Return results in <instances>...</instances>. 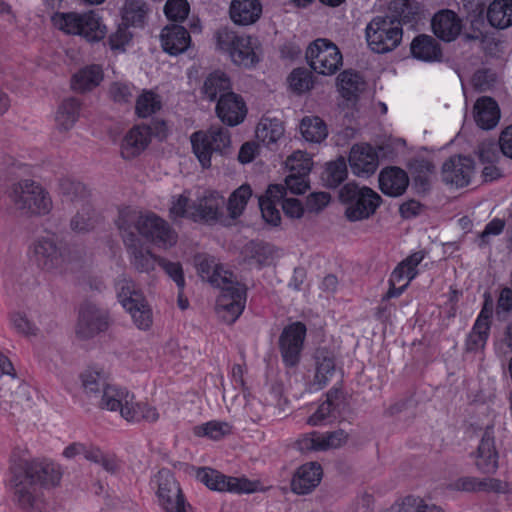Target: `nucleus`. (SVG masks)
Returning <instances> with one entry per match:
<instances>
[{"label": "nucleus", "instance_id": "obj_1", "mask_svg": "<svg viewBox=\"0 0 512 512\" xmlns=\"http://www.w3.org/2000/svg\"><path fill=\"white\" fill-rule=\"evenodd\" d=\"M13 499L24 512H47L42 488L55 486L60 472L53 463L13 456L10 465Z\"/></svg>", "mask_w": 512, "mask_h": 512}, {"label": "nucleus", "instance_id": "obj_2", "mask_svg": "<svg viewBox=\"0 0 512 512\" xmlns=\"http://www.w3.org/2000/svg\"><path fill=\"white\" fill-rule=\"evenodd\" d=\"M194 262L200 277L221 289L216 302L219 317L226 323H234L245 308L246 287L237 281L231 271L216 263L212 256L197 255Z\"/></svg>", "mask_w": 512, "mask_h": 512}, {"label": "nucleus", "instance_id": "obj_3", "mask_svg": "<svg viewBox=\"0 0 512 512\" xmlns=\"http://www.w3.org/2000/svg\"><path fill=\"white\" fill-rule=\"evenodd\" d=\"M9 198L22 215H46L52 209L49 193L39 183L31 179L13 183Z\"/></svg>", "mask_w": 512, "mask_h": 512}, {"label": "nucleus", "instance_id": "obj_4", "mask_svg": "<svg viewBox=\"0 0 512 512\" xmlns=\"http://www.w3.org/2000/svg\"><path fill=\"white\" fill-rule=\"evenodd\" d=\"M339 199L346 206L345 216L351 222L370 218L382 203L377 192L355 182H348L340 189Z\"/></svg>", "mask_w": 512, "mask_h": 512}, {"label": "nucleus", "instance_id": "obj_5", "mask_svg": "<svg viewBox=\"0 0 512 512\" xmlns=\"http://www.w3.org/2000/svg\"><path fill=\"white\" fill-rule=\"evenodd\" d=\"M192 149L202 167L211 166L213 154L227 155L231 150V136L227 128L211 125L206 131L194 132L191 137Z\"/></svg>", "mask_w": 512, "mask_h": 512}, {"label": "nucleus", "instance_id": "obj_6", "mask_svg": "<svg viewBox=\"0 0 512 512\" xmlns=\"http://www.w3.org/2000/svg\"><path fill=\"white\" fill-rule=\"evenodd\" d=\"M369 48L378 54L396 49L402 40L403 30L400 21L390 16H376L365 29Z\"/></svg>", "mask_w": 512, "mask_h": 512}, {"label": "nucleus", "instance_id": "obj_7", "mask_svg": "<svg viewBox=\"0 0 512 512\" xmlns=\"http://www.w3.org/2000/svg\"><path fill=\"white\" fill-rule=\"evenodd\" d=\"M53 25L66 34L80 35L88 41L105 37L106 27L93 13L57 12L52 16Z\"/></svg>", "mask_w": 512, "mask_h": 512}, {"label": "nucleus", "instance_id": "obj_8", "mask_svg": "<svg viewBox=\"0 0 512 512\" xmlns=\"http://www.w3.org/2000/svg\"><path fill=\"white\" fill-rule=\"evenodd\" d=\"M36 265L47 272L59 271L69 258V248L55 235L38 237L31 245Z\"/></svg>", "mask_w": 512, "mask_h": 512}, {"label": "nucleus", "instance_id": "obj_9", "mask_svg": "<svg viewBox=\"0 0 512 512\" xmlns=\"http://www.w3.org/2000/svg\"><path fill=\"white\" fill-rule=\"evenodd\" d=\"M306 59L310 67L322 75H332L342 66L340 50L333 42L324 38L316 39L308 46Z\"/></svg>", "mask_w": 512, "mask_h": 512}, {"label": "nucleus", "instance_id": "obj_10", "mask_svg": "<svg viewBox=\"0 0 512 512\" xmlns=\"http://www.w3.org/2000/svg\"><path fill=\"white\" fill-rule=\"evenodd\" d=\"M197 479L211 490L239 494L253 493L257 490L258 485V482L250 481L247 478L226 476L208 467H203L198 470Z\"/></svg>", "mask_w": 512, "mask_h": 512}, {"label": "nucleus", "instance_id": "obj_11", "mask_svg": "<svg viewBox=\"0 0 512 512\" xmlns=\"http://www.w3.org/2000/svg\"><path fill=\"white\" fill-rule=\"evenodd\" d=\"M158 485L157 495L166 512H189L190 504L186 503L181 488L169 469H161L155 476Z\"/></svg>", "mask_w": 512, "mask_h": 512}, {"label": "nucleus", "instance_id": "obj_12", "mask_svg": "<svg viewBox=\"0 0 512 512\" xmlns=\"http://www.w3.org/2000/svg\"><path fill=\"white\" fill-rule=\"evenodd\" d=\"M138 233L158 247L169 248L176 244L177 233L155 213L144 214L138 222Z\"/></svg>", "mask_w": 512, "mask_h": 512}, {"label": "nucleus", "instance_id": "obj_13", "mask_svg": "<svg viewBox=\"0 0 512 512\" xmlns=\"http://www.w3.org/2000/svg\"><path fill=\"white\" fill-rule=\"evenodd\" d=\"M306 331L302 322H294L283 329L279 337V348L286 366L294 367L299 363Z\"/></svg>", "mask_w": 512, "mask_h": 512}, {"label": "nucleus", "instance_id": "obj_14", "mask_svg": "<svg viewBox=\"0 0 512 512\" xmlns=\"http://www.w3.org/2000/svg\"><path fill=\"white\" fill-rule=\"evenodd\" d=\"M475 173V163L470 156L453 155L441 169L442 181L450 186L462 188L470 184Z\"/></svg>", "mask_w": 512, "mask_h": 512}, {"label": "nucleus", "instance_id": "obj_15", "mask_svg": "<svg viewBox=\"0 0 512 512\" xmlns=\"http://www.w3.org/2000/svg\"><path fill=\"white\" fill-rule=\"evenodd\" d=\"M109 327L108 313L95 304L84 303L79 312L77 335L82 339H90L104 332Z\"/></svg>", "mask_w": 512, "mask_h": 512}, {"label": "nucleus", "instance_id": "obj_16", "mask_svg": "<svg viewBox=\"0 0 512 512\" xmlns=\"http://www.w3.org/2000/svg\"><path fill=\"white\" fill-rule=\"evenodd\" d=\"M473 455L475 466L481 473L494 474L497 471L499 455L492 427H487L483 431L477 450Z\"/></svg>", "mask_w": 512, "mask_h": 512}, {"label": "nucleus", "instance_id": "obj_17", "mask_svg": "<svg viewBox=\"0 0 512 512\" xmlns=\"http://www.w3.org/2000/svg\"><path fill=\"white\" fill-rule=\"evenodd\" d=\"M348 440V434L342 430L327 433L311 432L298 441L301 451H326L336 449L344 445Z\"/></svg>", "mask_w": 512, "mask_h": 512}, {"label": "nucleus", "instance_id": "obj_18", "mask_svg": "<svg viewBox=\"0 0 512 512\" xmlns=\"http://www.w3.org/2000/svg\"><path fill=\"white\" fill-rule=\"evenodd\" d=\"M216 113L223 123L233 127L244 121L247 108L240 95L230 92L219 97Z\"/></svg>", "mask_w": 512, "mask_h": 512}, {"label": "nucleus", "instance_id": "obj_19", "mask_svg": "<svg viewBox=\"0 0 512 512\" xmlns=\"http://www.w3.org/2000/svg\"><path fill=\"white\" fill-rule=\"evenodd\" d=\"M0 390L4 392L3 397L9 398L0 402L3 410L13 408V404L19 406L31 399L32 388L16 376H7L0 379Z\"/></svg>", "mask_w": 512, "mask_h": 512}, {"label": "nucleus", "instance_id": "obj_20", "mask_svg": "<svg viewBox=\"0 0 512 512\" xmlns=\"http://www.w3.org/2000/svg\"><path fill=\"white\" fill-rule=\"evenodd\" d=\"M434 34L445 42L455 40L462 31V20L452 10L443 9L437 12L431 21Z\"/></svg>", "mask_w": 512, "mask_h": 512}, {"label": "nucleus", "instance_id": "obj_21", "mask_svg": "<svg viewBox=\"0 0 512 512\" xmlns=\"http://www.w3.org/2000/svg\"><path fill=\"white\" fill-rule=\"evenodd\" d=\"M224 198L216 191H208L192 205V220L206 223L216 222L223 214Z\"/></svg>", "mask_w": 512, "mask_h": 512}, {"label": "nucleus", "instance_id": "obj_22", "mask_svg": "<svg viewBox=\"0 0 512 512\" xmlns=\"http://www.w3.org/2000/svg\"><path fill=\"white\" fill-rule=\"evenodd\" d=\"M322 475L323 471L319 463H306L294 473L291 480V489L299 495L309 494L320 484Z\"/></svg>", "mask_w": 512, "mask_h": 512}, {"label": "nucleus", "instance_id": "obj_23", "mask_svg": "<svg viewBox=\"0 0 512 512\" xmlns=\"http://www.w3.org/2000/svg\"><path fill=\"white\" fill-rule=\"evenodd\" d=\"M349 163L354 174L368 176L378 167V155L371 145H354L349 154Z\"/></svg>", "mask_w": 512, "mask_h": 512}, {"label": "nucleus", "instance_id": "obj_24", "mask_svg": "<svg viewBox=\"0 0 512 512\" xmlns=\"http://www.w3.org/2000/svg\"><path fill=\"white\" fill-rule=\"evenodd\" d=\"M409 185L407 173L397 167L389 166L379 174V188L387 196L399 197L403 195Z\"/></svg>", "mask_w": 512, "mask_h": 512}, {"label": "nucleus", "instance_id": "obj_25", "mask_svg": "<svg viewBox=\"0 0 512 512\" xmlns=\"http://www.w3.org/2000/svg\"><path fill=\"white\" fill-rule=\"evenodd\" d=\"M261 47L257 38L241 35L235 44L231 60L246 68L255 66L260 61Z\"/></svg>", "mask_w": 512, "mask_h": 512}, {"label": "nucleus", "instance_id": "obj_26", "mask_svg": "<svg viewBox=\"0 0 512 512\" xmlns=\"http://www.w3.org/2000/svg\"><path fill=\"white\" fill-rule=\"evenodd\" d=\"M152 135L149 126H135L129 130L121 142V155L124 159H131L142 153L148 146Z\"/></svg>", "mask_w": 512, "mask_h": 512}, {"label": "nucleus", "instance_id": "obj_27", "mask_svg": "<svg viewBox=\"0 0 512 512\" xmlns=\"http://www.w3.org/2000/svg\"><path fill=\"white\" fill-rule=\"evenodd\" d=\"M285 196V187L283 184H270L266 190V194L258 198V204L263 219L274 226L278 225L281 220L280 212L277 204Z\"/></svg>", "mask_w": 512, "mask_h": 512}, {"label": "nucleus", "instance_id": "obj_28", "mask_svg": "<svg viewBox=\"0 0 512 512\" xmlns=\"http://www.w3.org/2000/svg\"><path fill=\"white\" fill-rule=\"evenodd\" d=\"M229 15L236 25H252L262 15V4L260 0H232L229 7Z\"/></svg>", "mask_w": 512, "mask_h": 512}, {"label": "nucleus", "instance_id": "obj_29", "mask_svg": "<svg viewBox=\"0 0 512 512\" xmlns=\"http://www.w3.org/2000/svg\"><path fill=\"white\" fill-rule=\"evenodd\" d=\"M413 58L427 63L442 61L443 53L440 43L432 36L420 34L410 44Z\"/></svg>", "mask_w": 512, "mask_h": 512}, {"label": "nucleus", "instance_id": "obj_30", "mask_svg": "<svg viewBox=\"0 0 512 512\" xmlns=\"http://www.w3.org/2000/svg\"><path fill=\"white\" fill-rule=\"evenodd\" d=\"M160 39L163 50L170 55H179L185 52L191 43L189 32L180 25L163 28Z\"/></svg>", "mask_w": 512, "mask_h": 512}, {"label": "nucleus", "instance_id": "obj_31", "mask_svg": "<svg viewBox=\"0 0 512 512\" xmlns=\"http://www.w3.org/2000/svg\"><path fill=\"white\" fill-rule=\"evenodd\" d=\"M474 119L477 125L484 129H493L499 122L500 109L491 97H481L474 105Z\"/></svg>", "mask_w": 512, "mask_h": 512}, {"label": "nucleus", "instance_id": "obj_32", "mask_svg": "<svg viewBox=\"0 0 512 512\" xmlns=\"http://www.w3.org/2000/svg\"><path fill=\"white\" fill-rule=\"evenodd\" d=\"M316 372L314 382L319 388L325 387L336 372L335 355L326 348H318L314 355Z\"/></svg>", "mask_w": 512, "mask_h": 512}, {"label": "nucleus", "instance_id": "obj_33", "mask_svg": "<svg viewBox=\"0 0 512 512\" xmlns=\"http://www.w3.org/2000/svg\"><path fill=\"white\" fill-rule=\"evenodd\" d=\"M130 263L140 273H150L155 269L160 257L144 249L139 240L126 245Z\"/></svg>", "mask_w": 512, "mask_h": 512}, {"label": "nucleus", "instance_id": "obj_34", "mask_svg": "<svg viewBox=\"0 0 512 512\" xmlns=\"http://www.w3.org/2000/svg\"><path fill=\"white\" fill-rule=\"evenodd\" d=\"M133 398L134 396L126 389L108 384L102 392L99 405L102 409L110 411L120 410L122 415V410L132 403Z\"/></svg>", "mask_w": 512, "mask_h": 512}, {"label": "nucleus", "instance_id": "obj_35", "mask_svg": "<svg viewBox=\"0 0 512 512\" xmlns=\"http://www.w3.org/2000/svg\"><path fill=\"white\" fill-rule=\"evenodd\" d=\"M103 80V71L99 65H89L79 70L72 78L71 86L75 91L86 92L97 87Z\"/></svg>", "mask_w": 512, "mask_h": 512}, {"label": "nucleus", "instance_id": "obj_36", "mask_svg": "<svg viewBox=\"0 0 512 512\" xmlns=\"http://www.w3.org/2000/svg\"><path fill=\"white\" fill-rule=\"evenodd\" d=\"M413 185L418 194H425L431 188V176L435 172L434 164L426 159L415 160L410 165Z\"/></svg>", "mask_w": 512, "mask_h": 512}, {"label": "nucleus", "instance_id": "obj_37", "mask_svg": "<svg viewBox=\"0 0 512 512\" xmlns=\"http://www.w3.org/2000/svg\"><path fill=\"white\" fill-rule=\"evenodd\" d=\"M230 92H232L230 78L221 70L211 72L202 87V93L211 101L216 100L218 95L221 97L222 94Z\"/></svg>", "mask_w": 512, "mask_h": 512}, {"label": "nucleus", "instance_id": "obj_38", "mask_svg": "<svg viewBox=\"0 0 512 512\" xmlns=\"http://www.w3.org/2000/svg\"><path fill=\"white\" fill-rule=\"evenodd\" d=\"M337 85L343 98L354 101L364 91L366 83L358 73L345 70L337 77Z\"/></svg>", "mask_w": 512, "mask_h": 512}, {"label": "nucleus", "instance_id": "obj_39", "mask_svg": "<svg viewBox=\"0 0 512 512\" xmlns=\"http://www.w3.org/2000/svg\"><path fill=\"white\" fill-rule=\"evenodd\" d=\"M143 215L130 208L119 211L116 225L122 233L125 245L138 241L135 232H138V222Z\"/></svg>", "mask_w": 512, "mask_h": 512}, {"label": "nucleus", "instance_id": "obj_40", "mask_svg": "<svg viewBox=\"0 0 512 512\" xmlns=\"http://www.w3.org/2000/svg\"><path fill=\"white\" fill-rule=\"evenodd\" d=\"M487 20L491 26L504 29L512 24V0H494L488 8Z\"/></svg>", "mask_w": 512, "mask_h": 512}, {"label": "nucleus", "instance_id": "obj_41", "mask_svg": "<svg viewBox=\"0 0 512 512\" xmlns=\"http://www.w3.org/2000/svg\"><path fill=\"white\" fill-rule=\"evenodd\" d=\"M283 135V123L277 118H263L256 128L257 139L267 147L275 144Z\"/></svg>", "mask_w": 512, "mask_h": 512}, {"label": "nucleus", "instance_id": "obj_42", "mask_svg": "<svg viewBox=\"0 0 512 512\" xmlns=\"http://www.w3.org/2000/svg\"><path fill=\"white\" fill-rule=\"evenodd\" d=\"M147 13L148 7L143 0H126L121 9L123 23L132 27H143Z\"/></svg>", "mask_w": 512, "mask_h": 512}, {"label": "nucleus", "instance_id": "obj_43", "mask_svg": "<svg viewBox=\"0 0 512 512\" xmlns=\"http://www.w3.org/2000/svg\"><path fill=\"white\" fill-rule=\"evenodd\" d=\"M117 297L125 309H131L135 305H141L144 298L141 291L137 289L133 280L120 278L116 282Z\"/></svg>", "mask_w": 512, "mask_h": 512}, {"label": "nucleus", "instance_id": "obj_44", "mask_svg": "<svg viewBox=\"0 0 512 512\" xmlns=\"http://www.w3.org/2000/svg\"><path fill=\"white\" fill-rule=\"evenodd\" d=\"M300 132L306 141L322 142L328 135L325 122L317 116H306L301 120Z\"/></svg>", "mask_w": 512, "mask_h": 512}, {"label": "nucleus", "instance_id": "obj_45", "mask_svg": "<svg viewBox=\"0 0 512 512\" xmlns=\"http://www.w3.org/2000/svg\"><path fill=\"white\" fill-rule=\"evenodd\" d=\"M80 102L76 98H67L59 106L56 114V122L59 129L67 131L71 129L79 117Z\"/></svg>", "mask_w": 512, "mask_h": 512}, {"label": "nucleus", "instance_id": "obj_46", "mask_svg": "<svg viewBox=\"0 0 512 512\" xmlns=\"http://www.w3.org/2000/svg\"><path fill=\"white\" fill-rule=\"evenodd\" d=\"M347 174L346 161L343 157H339L327 164L322 179L327 187L336 188L347 178Z\"/></svg>", "mask_w": 512, "mask_h": 512}, {"label": "nucleus", "instance_id": "obj_47", "mask_svg": "<svg viewBox=\"0 0 512 512\" xmlns=\"http://www.w3.org/2000/svg\"><path fill=\"white\" fill-rule=\"evenodd\" d=\"M389 9L396 14L392 17L401 24L416 21L420 13V7L414 0H392Z\"/></svg>", "mask_w": 512, "mask_h": 512}, {"label": "nucleus", "instance_id": "obj_48", "mask_svg": "<svg viewBox=\"0 0 512 512\" xmlns=\"http://www.w3.org/2000/svg\"><path fill=\"white\" fill-rule=\"evenodd\" d=\"M251 196L252 189L248 184L241 185L230 195L227 209L231 218L236 219L243 213Z\"/></svg>", "mask_w": 512, "mask_h": 512}, {"label": "nucleus", "instance_id": "obj_49", "mask_svg": "<svg viewBox=\"0 0 512 512\" xmlns=\"http://www.w3.org/2000/svg\"><path fill=\"white\" fill-rule=\"evenodd\" d=\"M122 417L127 421L138 422L140 420H146L149 422H155L158 420L159 414L154 407L145 403H137L134 405L132 402L122 410Z\"/></svg>", "mask_w": 512, "mask_h": 512}, {"label": "nucleus", "instance_id": "obj_50", "mask_svg": "<svg viewBox=\"0 0 512 512\" xmlns=\"http://www.w3.org/2000/svg\"><path fill=\"white\" fill-rule=\"evenodd\" d=\"M241 35H239L232 28L223 26L218 28L213 35L216 49L220 52L227 53L229 57H232V52L235 49V44Z\"/></svg>", "mask_w": 512, "mask_h": 512}, {"label": "nucleus", "instance_id": "obj_51", "mask_svg": "<svg viewBox=\"0 0 512 512\" xmlns=\"http://www.w3.org/2000/svg\"><path fill=\"white\" fill-rule=\"evenodd\" d=\"M161 109V100L159 96L152 91H143L137 97L135 112L141 118H146Z\"/></svg>", "mask_w": 512, "mask_h": 512}, {"label": "nucleus", "instance_id": "obj_52", "mask_svg": "<svg viewBox=\"0 0 512 512\" xmlns=\"http://www.w3.org/2000/svg\"><path fill=\"white\" fill-rule=\"evenodd\" d=\"M82 385L87 393L97 394L103 392L108 385L105 373L102 370L88 369L81 374Z\"/></svg>", "mask_w": 512, "mask_h": 512}, {"label": "nucleus", "instance_id": "obj_53", "mask_svg": "<svg viewBox=\"0 0 512 512\" xmlns=\"http://www.w3.org/2000/svg\"><path fill=\"white\" fill-rule=\"evenodd\" d=\"M59 192L67 200L74 202L86 196L85 186L72 178L63 177L59 180Z\"/></svg>", "mask_w": 512, "mask_h": 512}, {"label": "nucleus", "instance_id": "obj_54", "mask_svg": "<svg viewBox=\"0 0 512 512\" xmlns=\"http://www.w3.org/2000/svg\"><path fill=\"white\" fill-rule=\"evenodd\" d=\"M230 432L231 426L226 422L210 421L194 428L197 436H207L213 440H219Z\"/></svg>", "mask_w": 512, "mask_h": 512}, {"label": "nucleus", "instance_id": "obj_55", "mask_svg": "<svg viewBox=\"0 0 512 512\" xmlns=\"http://www.w3.org/2000/svg\"><path fill=\"white\" fill-rule=\"evenodd\" d=\"M489 336V330L483 327L481 322L474 323L472 331L466 339V352H477L484 348Z\"/></svg>", "mask_w": 512, "mask_h": 512}, {"label": "nucleus", "instance_id": "obj_56", "mask_svg": "<svg viewBox=\"0 0 512 512\" xmlns=\"http://www.w3.org/2000/svg\"><path fill=\"white\" fill-rule=\"evenodd\" d=\"M290 87L297 93H303L313 88L312 75L304 68L294 69L290 76Z\"/></svg>", "mask_w": 512, "mask_h": 512}, {"label": "nucleus", "instance_id": "obj_57", "mask_svg": "<svg viewBox=\"0 0 512 512\" xmlns=\"http://www.w3.org/2000/svg\"><path fill=\"white\" fill-rule=\"evenodd\" d=\"M287 164L290 167L291 174L296 173L306 177H308L313 165L311 158L302 151L293 153L288 158Z\"/></svg>", "mask_w": 512, "mask_h": 512}, {"label": "nucleus", "instance_id": "obj_58", "mask_svg": "<svg viewBox=\"0 0 512 512\" xmlns=\"http://www.w3.org/2000/svg\"><path fill=\"white\" fill-rule=\"evenodd\" d=\"M190 12L187 0H167L164 6V13L169 20L181 22L185 20Z\"/></svg>", "mask_w": 512, "mask_h": 512}, {"label": "nucleus", "instance_id": "obj_59", "mask_svg": "<svg viewBox=\"0 0 512 512\" xmlns=\"http://www.w3.org/2000/svg\"><path fill=\"white\" fill-rule=\"evenodd\" d=\"M126 310L131 314L134 323L139 329L147 330L150 328L152 324V312L144 298L141 301V305H135V307Z\"/></svg>", "mask_w": 512, "mask_h": 512}, {"label": "nucleus", "instance_id": "obj_60", "mask_svg": "<svg viewBox=\"0 0 512 512\" xmlns=\"http://www.w3.org/2000/svg\"><path fill=\"white\" fill-rule=\"evenodd\" d=\"M91 207L88 204L82 206L81 211L71 219V228L76 232H86L94 227V219L91 215Z\"/></svg>", "mask_w": 512, "mask_h": 512}, {"label": "nucleus", "instance_id": "obj_61", "mask_svg": "<svg viewBox=\"0 0 512 512\" xmlns=\"http://www.w3.org/2000/svg\"><path fill=\"white\" fill-rule=\"evenodd\" d=\"M477 154L482 163L493 164L500 158L499 141L496 143L491 140L482 141L477 149Z\"/></svg>", "mask_w": 512, "mask_h": 512}, {"label": "nucleus", "instance_id": "obj_62", "mask_svg": "<svg viewBox=\"0 0 512 512\" xmlns=\"http://www.w3.org/2000/svg\"><path fill=\"white\" fill-rule=\"evenodd\" d=\"M158 265L176 283L179 290L184 289L185 279H184L182 265L179 262H171L164 258H159Z\"/></svg>", "mask_w": 512, "mask_h": 512}, {"label": "nucleus", "instance_id": "obj_63", "mask_svg": "<svg viewBox=\"0 0 512 512\" xmlns=\"http://www.w3.org/2000/svg\"><path fill=\"white\" fill-rule=\"evenodd\" d=\"M135 87L128 83L114 82L109 89L110 97L118 103H128L133 97Z\"/></svg>", "mask_w": 512, "mask_h": 512}, {"label": "nucleus", "instance_id": "obj_64", "mask_svg": "<svg viewBox=\"0 0 512 512\" xmlns=\"http://www.w3.org/2000/svg\"><path fill=\"white\" fill-rule=\"evenodd\" d=\"M283 186L285 187V195L287 191L295 195L303 194L309 188L308 177L290 173L286 176Z\"/></svg>", "mask_w": 512, "mask_h": 512}]
</instances>
